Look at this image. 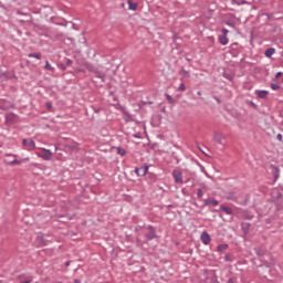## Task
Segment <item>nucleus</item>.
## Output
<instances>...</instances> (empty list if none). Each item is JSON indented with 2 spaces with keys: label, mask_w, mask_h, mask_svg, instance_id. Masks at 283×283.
I'll return each mask as SVG.
<instances>
[{
  "label": "nucleus",
  "mask_w": 283,
  "mask_h": 283,
  "mask_svg": "<svg viewBox=\"0 0 283 283\" xmlns=\"http://www.w3.org/2000/svg\"><path fill=\"white\" fill-rule=\"evenodd\" d=\"M38 240L43 241V237H38Z\"/></svg>",
  "instance_id": "nucleus-47"
},
{
  "label": "nucleus",
  "mask_w": 283,
  "mask_h": 283,
  "mask_svg": "<svg viewBox=\"0 0 283 283\" xmlns=\"http://www.w3.org/2000/svg\"><path fill=\"white\" fill-rule=\"evenodd\" d=\"M203 196L202 189H198L197 191V198L201 199Z\"/></svg>",
  "instance_id": "nucleus-31"
},
{
  "label": "nucleus",
  "mask_w": 283,
  "mask_h": 283,
  "mask_svg": "<svg viewBox=\"0 0 283 283\" xmlns=\"http://www.w3.org/2000/svg\"><path fill=\"white\" fill-rule=\"evenodd\" d=\"M255 253H256V255H264V253L258 249H255Z\"/></svg>",
  "instance_id": "nucleus-37"
},
{
  "label": "nucleus",
  "mask_w": 283,
  "mask_h": 283,
  "mask_svg": "<svg viewBox=\"0 0 283 283\" xmlns=\"http://www.w3.org/2000/svg\"><path fill=\"white\" fill-rule=\"evenodd\" d=\"M205 206L209 207V205H212L213 207H218V205H220V202L216 199H205Z\"/></svg>",
  "instance_id": "nucleus-9"
},
{
  "label": "nucleus",
  "mask_w": 283,
  "mask_h": 283,
  "mask_svg": "<svg viewBox=\"0 0 283 283\" xmlns=\"http://www.w3.org/2000/svg\"><path fill=\"white\" fill-rule=\"evenodd\" d=\"M61 70H67V65L62 64Z\"/></svg>",
  "instance_id": "nucleus-41"
},
{
  "label": "nucleus",
  "mask_w": 283,
  "mask_h": 283,
  "mask_svg": "<svg viewBox=\"0 0 283 283\" xmlns=\"http://www.w3.org/2000/svg\"><path fill=\"white\" fill-rule=\"evenodd\" d=\"M226 25H229V28H235V22L231 20H227Z\"/></svg>",
  "instance_id": "nucleus-24"
},
{
  "label": "nucleus",
  "mask_w": 283,
  "mask_h": 283,
  "mask_svg": "<svg viewBox=\"0 0 283 283\" xmlns=\"http://www.w3.org/2000/svg\"><path fill=\"white\" fill-rule=\"evenodd\" d=\"M166 98H167L168 103H170V104L176 103V101L174 99V97H171V95H169V94H166Z\"/></svg>",
  "instance_id": "nucleus-27"
},
{
  "label": "nucleus",
  "mask_w": 283,
  "mask_h": 283,
  "mask_svg": "<svg viewBox=\"0 0 283 283\" xmlns=\"http://www.w3.org/2000/svg\"><path fill=\"white\" fill-rule=\"evenodd\" d=\"M222 138H224L222 134H216L213 137L214 142L218 143L219 145H222Z\"/></svg>",
  "instance_id": "nucleus-17"
},
{
  "label": "nucleus",
  "mask_w": 283,
  "mask_h": 283,
  "mask_svg": "<svg viewBox=\"0 0 283 283\" xmlns=\"http://www.w3.org/2000/svg\"><path fill=\"white\" fill-rule=\"evenodd\" d=\"M127 3H128V10H133V11L138 10V3H136L132 0H127Z\"/></svg>",
  "instance_id": "nucleus-12"
},
{
  "label": "nucleus",
  "mask_w": 283,
  "mask_h": 283,
  "mask_svg": "<svg viewBox=\"0 0 283 283\" xmlns=\"http://www.w3.org/2000/svg\"><path fill=\"white\" fill-rule=\"evenodd\" d=\"M147 171H149V166H147V164L139 168H135V174L139 177L147 176Z\"/></svg>",
  "instance_id": "nucleus-5"
},
{
  "label": "nucleus",
  "mask_w": 283,
  "mask_h": 283,
  "mask_svg": "<svg viewBox=\"0 0 283 283\" xmlns=\"http://www.w3.org/2000/svg\"><path fill=\"white\" fill-rule=\"evenodd\" d=\"M22 283H30V281H23Z\"/></svg>",
  "instance_id": "nucleus-51"
},
{
  "label": "nucleus",
  "mask_w": 283,
  "mask_h": 283,
  "mask_svg": "<svg viewBox=\"0 0 283 283\" xmlns=\"http://www.w3.org/2000/svg\"><path fill=\"white\" fill-rule=\"evenodd\" d=\"M279 198H282V192L279 193Z\"/></svg>",
  "instance_id": "nucleus-50"
},
{
  "label": "nucleus",
  "mask_w": 283,
  "mask_h": 283,
  "mask_svg": "<svg viewBox=\"0 0 283 283\" xmlns=\"http://www.w3.org/2000/svg\"><path fill=\"white\" fill-rule=\"evenodd\" d=\"M219 211H223L227 216H233V209L227 206H221Z\"/></svg>",
  "instance_id": "nucleus-10"
},
{
  "label": "nucleus",
  "mask_w": 283,
  "mask_h": 283,
  "mask_svg": "<svg viewBox=\"0 0 283 283\" xmlns=\"http://www.w3.org/2000/svg\"><path fill=\"white\" fill-rule=\"evenodd\" d=\"M224 260H226V262H233V259H231V254H229V253H226Z\"/></svg>",
  "instance_id": "nucleus-28"
},
{
  "label": "nucleus",
  "mask_w": 283,
  "mask_h": 283,
  "mask_svg": "<svg viewBox=\"0 0 283 283\" xmlns=\"http://www.w3.org/2000/svg\"><path fill=\"white\" fill-rule=\"evenodd\" d=\"M92 109L95 114H98V112H101V107L92 106Z\"/></svg>",
  "instance_id": "nucleus-32"
},
{
  "label": "nucleus",
  "mask_w": 283,
  "mask_h": 283,
  "mask_svg": "<svg viewBox=\"0 0 283 283\" xmlns=\"http://www.w3.org/2000/svg\"><path fill=\"white\" fill-rule=\"evenodd\" d=\"M200 240L202 242V244H210L211 243V235L209 234V232L203 231L200 235Z\"/></svg>",
  "instance_id": "nucleus-7"
},
{
  "label": "nucleus",
  "mask_w": 283,
  "mask_h": 283,
  "mask_svg": "<svg viewBox=\"0 0 283 283\" xmlns=\"http://www.w3.org/2000/svg\"><path fill=\"white\" fill-rule=\"evenodd\" d=\"M282 138H283L282 134H277V135H276V139H279L280 143H282Z\"/></svg>",
  "instance_id": "nucleus-36"
},
{
  "label": "nucleus",
  "mask_w": 283,
  "mask_h": 283,
  "mask_svg": "<svg viewBox=\"0 0 283 283\" xmlns=\"http://www.w3.org/2000/svg\"><path fill=\"white\" fill-rule=\"evenodd\" d=\"M139 229H143V227L137 226V227L135 228V231H138Z\"/></svg>",
  "instance_id": "nucleus-44"
},
{
  "label": "nucleus",
  "mask_w": 283,
  "mask_h": 283,
  "mask_svg": "<svg viewBox=\"0 0 283 283\" xmlns=\"http://www.w3.org/2000/svg\"><path fill=\"white\" fill-rule=\"evenodd\" d=\"M134 138H140V136H138V135H134Z\"/></svg>",
  "instance_id": "nucleus-49"
},
{
  "label": "nucleus",
  "mask_w": 283,
  "mask_h": 283,
  "mask_svg": "<svg viewBox=\"0 0 283 283\" xmlns=\"http://www.w3.org/2000/svg\"><path fill=\"white\" fill-rule=\"evenodd\" d=\"M228 283H235V280L234 279H229Z\"/></svg>",
  "instance_id": "nucleus-43"
},
{
  "label": "nucleus",
  "mask_w": 283,
  "mask_h": 283,
  "mask_svg": "<svg viewBox=\"0 0 283 283\" xmlns=\"http://www.w3.org/2000/svg\"><path fill=\"white\" fill-rule=\"evenodd\" d=\"M22 145L27 151H34V149H36V143L31 138L23 139Z\"/></svg>",
  "instance_id": "nucleus-3"
},
{
  "label": "nucleus",
  "mask_w": 283,
  "mask_h": 283,
  "mask_svg": "<svg viewBox=\"0 0 283 283\" xmlns=\"http://www.w3.org/2000/svg\"><path fill=\"white\" fill-rule=\"evenodd\" d=\"M256 96L259 98H266V96H269V91H258Z\"/></svg>",
  "instance_id": "nucleus-16"
},
{
  "label": "nucleus",
  "mask_w": 283,
  "mask_h": 283,
  "mask_svg": "<svg viewBox=\"0 0 283 283\" xmlns=\"http://www.w3.org/2000/svg\"><path fill=\"white\" fill-rule=\"evenodd\" d=\"M9 156H17V155H9Z\"/></svg>",
  "instance_id": "nucleus-54"
},
{
  "label": "nucleus",
  "mask_w": 283,
  "mask_h": 283,
  "mask_svg": "<svg viewBox=\"0 0 283 283\" xmlns=\"http://www.w3.org/2000/svg\"><path fill=\"white\" fill-rule=\"evenodd\" d=\"M120 6H122V8H125V2H122V4H120Z\"/></svg>",
  "instance_id": "nucleus-48"
},
{
  "label": "nucleus",
  "mask_w": 283,
  "mask_h": 283,
  "mask_svg": "<svg viewBox=\"0 0 283 283\" xmlns=\"http://www.w3.org/2000/svg\"><path fill=\"white\" fill-rule=\"evenodd\" d=\"M271 90H273L274 92H277V90H280V85L279 84H275V83H272L270 85Z\"/></svg>",
  "instance_id": "nucleus-26"
},
{
  "label": "nucleus",
  "mask_w": 283,
  "mask_h": 283,
  "mask_svg": "<svg viewBox=\"0 0 283 283\" xmlns=\"http://www.w3.org/2000/svg\"><path fill=\"white\" fill-rule=\"evenodd\" d=\"M72 63H73V61L70 60V59H67V60H66V67H71Z\"/></svg>",
  "instance_id": "nucleus-34"
},
{
  "label": "nucleus",
  "mask_w": 283,
  "mask_h": 283,
  "mask_svg": "<svg viewBox=\"0 0 283 283\" xmlns=\"http://www.w3.org/2000/svg\"><path fill=\"white\" fill-rule=\"evenodd\" d=\"M8 165H21V160L13 159L12 161H9Z\"/></svg>",
  "instance_id": "nucleus-29"
},
{
  "label": "nucleus",
  "mask_w": 283,
  "mask_h": 283,
  "mask_svg": "<svg viewBox=\"0 0 283 283\" xmlns=\"http://www.w3.org/2000/svg\"><path fill=\"white\" fill-rule=\"evenodd\" d=\"M247 0H231L232 6H247Z\"/></svg>",
  "instance_id": "nucleus-15"
},
{
  "label": "nucleus",
  "mask_w": 283,
  "mask_h": 283,
  "mask_svg": "<svg viewBox=\"0 0 283 283\" xmlns=\"http://www.w3.org/2000/svg\"><path fill=\"white\" fill-rule=\"evenodd\" d=\"M223 76L227 78V81H233V75L231 73H223Z\"/></svg>",
  "instance_id": "nucleus-25"
},
{
  "label": "nucleus",
  "mask_w": 283,
  "mask_h": 283,
  "mask_svg": "<svg viewBox=\"0 0 283 283\" xmlns=\"http://www.w3.org/2000/svg\"><path fill=\"white\" fill-rule=\"evenodd\" d=\"M179 74L182 76V78H189L191 75L189 74V71L182 69Z\"/></svg>",
  "instance_id": "nucleus-19"
},
{
  "label": "nucleus",
  "mask_w": 283,
  "mask_h": 283,
  "mask_svg": "<svg viewBox=\"0 0 283 283\" xmlns=\"http://www.w3.org/2000/svg\"><path fill=\"white\" fill-rule=\"evenodd\" d=\"M280 76H282V72H277V73L275 74V78H280Z\"/></svg>",
  "instance_id": "nucleus-40"
},
{
  "label": "nucleus",
  "mask_w": 283,
  "mask_h": 283,
  "mask_svg": "<svg viewBox=\"0 0 283 283\" xmlns=\"http://www.w3.org/2000/svg\"><path fill=\"white\" fill-rule=\"evenodd\" d=\"M70 262H66L65 265L69 266Z\"/></svg>",
  "instance_id": "nucleus-52"
},
{
  "label": "nucleus",
  "mask_w": 283,
  "mask_h": 283,
  "mask_svg": "<svg viewBox=\"0 0 283 283\" xmlns=\"http://www.w3.org/2000/svg\"><path fill=\"white\" fill-rule=\"evenodd\" d=\"M218 41L221 45H228L229 44V38H227V35H219Z\"/></svg>",
  "instance_id": "nucleus-11"
},
{
  "label": "nucleus",
  "mask_w": 283,
  "mask_h": 283,
  "mask_svg": "<svg viewBox=\"0 0 283 283\" xmlns=\"http://www.w3.org/2000/svg\"><path fill=\"white\" fill-rule=\"evenodd\" d=\"M125 120H126V123L132 122V115L127 114V118Z\"/></svg>",
  "instance_id": "nucleus-35"
},
{
  "label": "nucleus",
  "mask_w": 283,
  "mask_h": 283,
  "mask_svg": "<svg viewBox=\"0 0 283 283\" xmlns=\"http://www.w3.org/2000/svg\"><path fill=\"white\" fill-rule=\"evenodd\" d=\"M74 283H81V280L74 279Z\"/></svg>",
  "instance_id": "nucleus-45"
},
{
  "label": "nucleus",
  "mask_w": 283,
  "mask_h": 283,
  "mask_svg": "<svg viewBox=\"0 0 283 283\" xmlns=\"http://www.w3.org/2000/svg\"><path fill=\"white\" fill-rule=\"evenodd\" d=\"M187 61H191L190 59H186Z\"/></svg>",
  "instance_id": "nucleus-53"
},
{
  "label": "nucleus",
  "mask_w": 283,
  "mask_h": 283,
  "mask_svg": "<svg viewBox=\"0 0 283 283\" xmlns=\"http://www.w3.org/2000/svg\"><path fill=\"white\" fill-rule=\"evenodd\" d=\"M214 101L220 105V103H222V101H220V98L218 96H214Z\"/></svg>",
  "instance_id": "nucleus-39"
},
{
  "label": "nucleus",
  "mask_w": 283,
  "mask_h": 283,
  "mask_svg": "<svg viewBox=\"0 0 283 283\" xmlns=\"http://www.w3.org/2000/svg\"><path fill=\"white\" fill-rule=\"evenodd\" d=\"M116 150H117L118 156H127V150H125V148L117 147Z\"/></svg>",
  "instance_id": "nucleus-20"
},
{
  "label": "nucleus",
  "mask_w": 283,
  "mask_h": 283,
  "mask_svg": "<svg viewBox=\"0 0 283 283\" xmlns=\"http://www.w3.org/2000/svg\"><path fill=\"white\" fill-rule=\"evenodd\" d=\"M148 233L145 234V238L148 242H151V240H156L158 238V234H156V228L154 226L146 227Z\"/></svg>",
  "instance_id": "nucleus-2"
},
{
  "label": "nucleus",
  "mask_w": 283,
  "mask_h": 283,
  "mask_svg": "<svg viewBox=\"0 0 283 283\" xmlns=\"http://www.w3.org/2000/svg\"><path fill=\"white\" fill-rule=\"evenodd\" d=\"M45 105L48 109H52V103L48 102Z\"/></svg>",
  "instance_id": "nucleus-38"
},
{
  "label": "nucleus",
  "mask_w": 283,
  "mask_h": 283,
  "mask_svg": "<svg viewBox=\"0 0 283 283\" xmlns=\"http://www.w3.org/2000/svg\"><path fill=\"white\" fill-rule=\"evenodd\" d=\"M154 102H144V105H153Z\"/></svg>",
  "instance_id": "nucleus-42"
},
{
  "label": "nucleus",
  "mask_w": 283,
  "mask_h": 283,
  "mask_svg": "<svg viewBox=\"0 0 283 283\" xmlns=\"http://www.w3.org/2000/svg\"><path fill=\"white\" fill-rule=\"evenodd\" d=\"M251 229V223H242V231L247 235L249 233V230Z\"/></svg>",
  "instance_id": "nucleus-18"
},
{
  "label": "nucleus",
  "mask_w": 283,
  "mask_h": 283,
  "mask_svg": "<svg viewBox=\"0 0 283 283\" xmlns=\"http://www.w3.org/2000/svg\"><path fill=\"white\" fill-rule=\"evenodd\" d=\"M29 59H38L40 61L41 59V53H29L28 54Z\"/></svg>",
  "instance_id": "nucleus-21"
},
{
  "label": "nucleus",
  "mask_w": 283,
  "mask_h": 283,
  "mask_svg": "<svg viewBox=\"0 0 283 283\" xmlns=\"http://www.w3.org/2000/svg\"><path fill=\"white\" fill-rule=\"evenodd\" d=\"M245 103H247V105H249L250 107H253V109H258V104H255L253 101H247Z\"/></svg>",
  "instance_id": "nucleus-23"
},
{
  "label": "nucleus",
  "mask_w": 283,
  "mask_h": 283,
  "mask_svg": "<svg viewBox=\"0 0 283 283\" xmlns=\"http://www.w3.org/2000/svg\"><path fill=\"white\" fill-rule=\"evenodd\" d=\"M38 156L42 160H52V150L43 148L42 153H38Z\"/></svg>",
  "instance_id": "nucleus-4"
},
{
  "label": "nucleus",
  "mask_w": 283,
  "mask_h": 283,
  "mask_svg": "<svg viewBox=\"0 0 283 283\" xmlns=\"http://www.w3.org/2000/svg\"><path fill=\"white\" fill-rule=\"evenodd\" d=\"M185 90H187V87L185 86V83H181L178 87L179 92H185Z\"/></svg>",
  "instance_id": "nucleus-30"
},
{
  "label": "nucleus",
  "mask_w": 283,
  "mask_h": 283,
  "mask_svg": "<svg viewBox=\"0 0 283 283\" xmlns=\"http://www.w3.org/2000/svg\"><path fill=\"white\" fill-rule=\"evenodd\" d=\"M197 94H198V96H202V92L201 91H198Z\"/></svg>",
  "instance_id": "nucleus-46"
},
{
  "label": "nucleus",
  "mask_w": 283,
  "mask_h": 283,
  "mask_svg": "<svg viewBox=\"0 0 283 283\" xmlns=\"http://www.w3.org/2000/svg\"><path fill=\"white\" fill-rule=\"evenodd\" d=\"M172 178H174L176 185H182V171L174 170Z\"/></svg>",
  "instance_id": "nucleus-6"
},
{
  "label": "nucleus",
  "mask_w": 283,
  "mask_h": 283,
  "mask_svg": "<svg viewBox=\"0 0 283 283\" xmlns=\"http://www.w3.org/2000/svg\"><path fill=\"white\" fill-rule=\"evenodd\" d=\"M44 70H48L49 72H54V67L52 64H50L49 61L45 62Z\"/></svg>",
  "instance_id": "nucleus-22"
},
{
  "label": "nucleus",
  "mask_w": 283,
  "mask_h": 283,
  "mask_svg": "<svg viewBox=\"0 0 283 283\" xmlns=\"http://www.w3.org/2000/svg\"><path fill=\"white\" fill-rule=\"evenodd\" d=\"M264 54H265L266 59H271V56H272L273 54H275V48H269V49H266L265 52H264Z\"/></svg>",
  "instance_id": "nucleus-14"
},
{
  "label": "nucleus",
  "mask_w": 283,
  "mask_h": 283,
  "mask_svg": "<svg viewBox=\"0 0 283 283\" xmlns=\"http://www.w3.org/2000/svg\"><path fill=\"white\" fill-rule=\"evenodd\" d=\"M228 249H229V244L227 243H222L217 247V251H219V253H224V251H227Z\"/></svg>",
  "instance_id": "nucleus-13"
},
{
  "label": "nucleus",
  "mask_w": 283,
  "mask_h": 283,
  "mask_svg": "<svg viewBox=\"0 0 283 283\" xmlns=\"http://www.w3.org/2000/svg\"><path fill=\"white\" fill-rule=\"evenodd\" d=\"M221 32H222L221 35H223V36H227V34H229V31L224 28L221 30Z\"/></svg>",
  "instance_id": "nucleus-33"
},
{
  "label": "nucleus",
  "mask_w": 283,
  "mask_h": 283,
  "mask_svg": "<svg viewBox=\"0 0 283 283\" xmlns=\"http://www.w3.org/2000/svg\"><path fill=\"white\" fill-rule=\"evenodd\" d=\"M270 169H272V176L274 178V182H277V180H280V168L277 166L271 165Z\"/></svg>",
  "instance_id": "nucleus-8"
},
{
  "label": "nucleus",
  "mask_w": 283,
  "mask_h": 283,
  "mask_svg": "<svg viewBox=\"0 0 283 283\" xmlns=\"http://www.w3.org/2000/svg\"><path fill=\"white\" fill-rule=\"evenodd\" d=\"M85 67L86 70H88L90 72H92L93 74H95L96 78H99V81H102V83H105V72H103V69H101V66H96L92 63H85Z\"/></svg>",
  "instance_id": "nucleus-1"
}]
</instances>
